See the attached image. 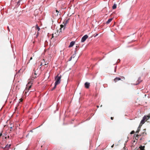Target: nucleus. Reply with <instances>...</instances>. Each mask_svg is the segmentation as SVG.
I'll list each match as a JSON object with an SVG mask.
<instances>
[{"instance_id": "f257e3e1", "label": "nucleus", "mask_w": 150, "mask_h": 150, "mask_svg": "<svg viewBox=\"0 0 150 150\" xmlns=\"http://www.w3.org/2000/svg\"><path fill=\"white\" fill-rule=\"evenodd\" d=\"M61 77V75H59V74H58L57 76L55 77V79L56 80V81L55 83L54 86L52 90L55 89L56 87V86L60 83Z\"/></svg>"}, {"instance_id": "f03ea898", "label": "nucleus", "mask_w": 150, "mask_h": 150, "mask_svg": "<svg viewBox=\"0 0 150 150\" xmlns=\"http://www.w3.org/2000/svg\"><path fill=\"white\" fill-rule=\"evenodd\" d=\"M29 83H28L26 86V87L24 91V92L26 95L27 93L28 92L29 90L31 88V85H29Z\"/></svg>"}, {"instance_id": "7ed1b4c3", "label": "nucleus", "mask_w": 150, "mask_h": 150, "mask_svg": "<svg viewBox=\"0 0 150 150\" xmlns=\"http://www.w3.org/2000/svg\"><path fill=\"white\" fill-rule=\"evenodd\" d=\"M38 70V69H37V70L35 71V69H34L33 71H34V74L33 75V74L32 76V78H33V79H35L37 77L36 76L38 75H39L38 73L37 72Z\"/></svg>"}, {"instance_id": "20e7f679", "label": "nucleus", "mask_w": 150, "mask_h": 150, "mask_svg": "<svg viewBox=\"0 0 150 150\" xmlns=\"http://www.w3.org/2000/svg\"><path fill=\"white\" fill-rule=\"evenodd\" d=\"M88 38V36L87 35H84L81 38V42H84Z\"/></svg>"}, {"instance_id": "39448f33", "label": "nucleus", "mask_w": 150, "mask_h": 150, "mask_svg": "<svg viewBox=\"0 0 150 150\" xmlns=\"http://www.w3.org/2000/svg\"><path fill=\"white\" fill-rule=\"evenodd\" d=\"M11 146V144H7L6 146L4 148L5 149V150H8Z\"/></svg>"}, {"instance_id": "423d86ee", "label": "nucleus", "mask_w": 150, "mask_h": 150, "mask_svg": "<svg viewBox=\"0 0 150 150\" xmlns=\"http://www.w3.org/2000/svg\"><path fill=\"white\" fill-rule=\"evenodd\" d=\"M90 86V83H89L86 82L85 83V87L87 88H88Z\"/></svg>"}, {"instance_id": "0eeeda50", "label": "nucleus", "mask_w": 150, "mask_h": 150, "mask_svg": "<svg viewBox=\"0 0 150 150\" xmlns=\"http://www.w3.org/2000/svg\"><path fill=\"white\" fill-rule=\"evenodd\" d=\"M141 126H142V125H139V126L138 128L137 129L136 132V133H138L139 132V131L140 130Z\"/></svg>"}, {"instance_id": "6e6552de", "label": "nucleus", "mask_w": 150, "mask_h": 150, "mask_svg": "<svg viewBox=\"0 0 150 150\" xmlns=\"http://www.w3.org/2000/svg\"><path fill=\"white\" fill-rule=\"evenodd\" d=\"M120 80H121V79L120 78L117 77L114 79V81L115 82H116Z\"/></svg>"}, {"instance_id": "1a4fd4ad", "label": "nucleus", "mask_w": 150, "mask_h": 150, "mask_svg": "<svg viewBox=\"0 0 150 150\" xmlns=\"http://www.w3.org/2000/svg\"><path fill=\"white\" fill-rule=\"evenodd\" d=\"M74 43H75V42L74 41L71 42H70V45L69 46V47H72L74 45Z\"/></svg>"}, {"instance_id": "9d476101", "label": "nucleus", "mask_w": 150, "mask_h": 150, "mask_svg": "<svg viewBox=\"0 0 150 150\" xmlns=\"http://www.w3.org/2000/svg\"><path fill=\"white\" fill-rule=\"evenodd\" d=\"M142 81V80L141 79V78L140 77L138 79V81H137V83L135 84V85H137L139 84Z\"/></svg>"}, {"instance_id": "9b49d317", "label": "nucleus", "mask_w": 150, "mask_h": 150, "mask_svg": "<svg viewBox=\"0 0 150 150\" xmlns=\"http://www.w3.org/2000/svg\"><path fill=\"white\" fill-rule=\"evenodd\" d=\"M140 149H139L138 150H145L144 148H145V146H141L139 147Z\"/></svg>"}, {"instance_id": "f8f14e48", "label": "nucleus", "mask_w": 150, "mask_h": 150, "mask_svg": "<svg viewBox=\"0 0 150 150\" xmlns=\"http://www.w3.org/2000/svg\"><path fill=\"white\" fill-rule=\"evenodd\" d=\"M144 122L145 119H144V118H143V119L141 120L139 125H142L144 123Z\"/></svg>"}, {"instance_id": "ddd939ff", "label": "nucleus", "mask_w": 150, "mask_h": 150, "mask_svg": "<svg viewBox=\"0 0 150 150\" xmlns=\"http://www.w3.org/2000/svg\"><path fill=\"white\" fill-rule=\"evenodd\" d=\"M65 26L64 25H64H60V29L62 30V28H63V30H64L65 29Z\"/></svg>"}, {"instance_id": "4468645a", "label": "nucleus", "mask_w": 150, "mask_h": 150, "mask_svg": "<svg viewBox=\"0 0 150 150\" xmlns=\"http://www.w3.org/2000/svg\"><path fill=\"white\" fill-rule=\"evenodd\" d=\"M112 18H110L107 21L106 23L107 24H109L111 21L112 20Z\"/></svg>"}, {"instance_id": "2eb2a0df", "label": "nucleus", "mask_w": 150, "mask_h": 150, "mask_svg": "<svg viewBox=\"0 0 150 150\" xmlns=\"http://www.w3.org/2000/svg\"><path fill=\"white\" fill-rule=\"evenodd\" d=\"M117 7L116 4H114L112 7V8L113 9H115Z\"/></svg>"}, {"instance_id": "dca6fc26", "label": "nucleus", "mask_w": 150, "mask_h": 150, "mask_svg": "<svg viewBox=\"0 0 150 150\" xmlns=\"http://www.w3.org/2000/svg\"><path fill=\"white\" fill-rule=\"evenodd\" d=\"M69 20H67L64 23V22L63 23V24H64V25L65 26H66V24L68 22Z\"/></svg>"}, {"instance_id": "f3484780", "label": "nucleus", "mask_w": 150, "mask_h": 150, "mask_svg": "<svg viewBox=\"0 0 150 150\" xmlns=\"http://www.w3.org/2000/svg\"><path fill=\"white\" fill-rule=\"evenodd\" d=\"M38 30V31H39L40 30V28L38 26V25H36L35 27Z\"/></svg>"}, {"instance_id": "a211bd4d", "label": "nucleus", "mask_w": 150, "mask_h": 150, "mask_svg": "<svg viewBox=\"0 0 150 150\" xmlns=\"http://www.w3.org/2000/svg\"><path fill=\"white\" fill-rule=\"evenodd\" d=\"M59 13V12L57 10H56L55 11H54L53 13L54 14H55V13Z\"/></svg>"}, {"instance_id": "6ab92c4d", "label": "nucleus", "mask_w": 150, "mask_h": 150, "mask_svg": "<svg viewBox=\"0 0 150 150\" xmlns=\"http://www.w3.org/2000/svg\"><path fill=\"white\" fill-rule=\"evenodd\" d=\"M135 133V132L133 130V131H132L131 132H130V134H134V133Z\"/></svg>"}, {"instance_id": "aec40b11", "label": "nucleus", "mask_w": 150, "mask_h": 150, "mask_svg": "<svg viewBox=\"0 0 150 150\" xmlns=\"http://www.w3.org/2000/svg\"><path fill=\"white\" fill-rule=\"evenodd\" d=\"M120 77H121L120 78L121 79H123L124 80L125 79V77L123 76H121Z\"/></svg>"}, {"instance_id": "412c9836", "label": "nucleus", "mask_w": 150, "mask_h": 150, "mask_svg": "<svg viewBox=\"0 0 150 150\" xmlns=\"http://www.w3.org/2000/svg\"><path fill=\"white\" fill-rule=\"evenodd\" d=\"M56 16H58V13H55V14H54Z\"/></svg>"}, {"instance_id": "4be33fe9", "label": "nucleus", "mask_w": 150, "mask_h": 150, "mask_svg": "<svg viewBox=\"0 0 150 150\" xmlns=\"http://www.w3.org/2000/svg\"><path fill=\"white\" fill-rule=\"evenodd\" d=\"M140 136V135H138V134H137V135H136V137H135V139H136V137H137L138 136Z\"/></svg>"}, {"instance_id": "5701e85b", "label": "nucleus", "mask_w": 150, "mask_h": 150, "mask_svg": "<svg viewBox=\"0 0 150 150\" xmlns=\"http://www.w3.org/2000/svg\"><path fill=\"white\" fill-rule=\"evenodd\" d=\"M20 101L21 102H22L23 100V99H22V98H21L20 99Z\"/></svg>"}, {"instance_id": "b1692460", "label": "nucleus", "mask_w": 150, "mask_h": 150, "mask_svg": "<svg viewBox=\"0 0 150 150\" xmlns=\"http://www.w3.org/2000/svg\"><path fill=\"white\" fill-rule=\"evenodd\" d=\"M111 119L112 120H113V117H111Z\"/></svg>"}, {"instance_id": "393cba45", "label": "nucleus", "mask_w": 150, "mask_h": 150, "mask_svg": "<svg viewBox=\"0 0 150 150\" xmlns=\"http://www.w3.org/2000/svg\"><path fill=\"white\" fill-rule=\"evenodd\" d=\"M148 117H150V113L149 115H148Z\"/></svg>"}, {"instance_id": "a878e982", "label": "nucleus", "mask_w": 150, "mask_h": 150, "mask_svg": "<svg viewBox=\"0 0 150 150\" xmlns=\"http://www.w3.org/2000/svg\"><path fill=\"white\" fill-rule=\"evenodd\" d=\"M114 144H113V145L111 146V147H112V148H113V146H114Z\"/></svg>"}, {"instance_id": "bb28decb", "label": "nucleus", "mask_w": 150, "mask_h": 150, "mask_svg": "<svg viewBox=\"0 0 150 150\" xmlns=\"http://www.w3.org/2000/svg\"><path fill=\"white\" fill-rule=\"evenodd\" d=\"M98 34H96L95 36L94 37H96L98 35Z\"/></svg>"}, {"instance_id": "cd10ccee", "label": "nucleus", "mask_w": 150, "mask_h": 150, "mask_svg": "<svg viewBox=\"0 0 150 150\" xmlns=\"http://www.w3.org/2000/svg\"><path fill=\"white\" fill-rule=\"evenodd\" d=\"M54 37V36H53V34H52V38H52H53Z\"/></svg>"}, {"instance_id": "c85d7f7f", "label": "nucleus", "mask_w": 150, "mask_h": 150, "mask_svg": "<svg viewBox=\"0 0 150 150\" xmlns=\"http://www.w3.org/2000/svg\"><path fill=\"white\" fill-rule=\"evenodd\" d=\"M32 59V57H31L30 58V60H31V59Z\"/></svg>"}, {"instance_id": "c756f323", "label": "nucleus", "mask_w": 150, "mask_h": 150, "mask_svg": "<svg viewBox=\"0 0 150 150\" xmlns=\"http://www.w3.org/2000/svg\"><path fill=\"white\" fill-rule=\"evenodd\" d=\"M2 148L4 149L3 150H5V149L4 148V147H2Z\"/></svg>"}, {"instance_id": "7c9ffc66", "label": "nucleus", "mask_w": 150, "mask_h": 150, "mask_svg": "<svg viewBox=\"0 0 150 150\" xmlns=\"http://www.w3.org/2000/svg\"><path fill=\"white\" fill-rule=\"evenodd\" d=\"M42 65V63H41L40 64V66H41Z\"/></svg>"}, {"instance_id": "2f4dec72", "label": "nucleus", "mask_w": 150, "mask_h": 150, "mask_svg": "<svg viewBox=\"0 0 150 150\" xmlns=\"http://www.w3.org/2000/svg\"><path fill=\"white\" fill-rule=\"evenodd\" d=\"M7 28H8V30H9V28L8 27H7Z\"/></svg>"}, {"instance_id": "473e14b6", "label": "nucleus", "mask_w": 150, "mask_h": 150, "mask_svg": "<svg viewBox=\"0 0 150 150\" xmlns=\"http://www.w3.org/2000/svg\"><path fill=\"white\" fill-rule=\"evenodd\" d=\"M79 47V46H76V48H77V47Z\"/></svg>"}, {"instance_id": "72a5a7b5", "label": "nucleus", "mask_w": 150, "mask_h": 150, "mask_svg": "<svg viewBox=\"0 0 150 150\" xmlns=\"http://www.w3.org/2000/svg\"><path fill=\"white\" fill-rule=\"evenodd\" d=\"M97 107L98 108H99V106L97 105Z\"/></svg>"}, {"instance_id": "f704fd0d", "label": "nucleus", "mask_w": 150, "mask_h": 150, "mask_svg": "<svg viewBox=\"0 0 150 150\" xmlns=\"http://www.w3.org/2000/svg\"><path fill=\"white\" fill-rule=\"evenodd\" d=\"M2 135V134L1 133V134H0V137Z\"/></svg>"}, {"instance_id": "c9c22d12", "label": "nucleus", "mask_w": 150, "mask_h": 150, "mask_svg": "<svg viewBox=\"0 0 150 150\" xmlns=\"http://www.w3.org/2000/svg\"><path fill=\"white\" fill-rule=\"evenodd\" d=\"M47 64H46V63H45V64H44V65H47Z\"/></svg>"}, {"instance_id": "e433bc0d", "label": "nucleus", "mask_w": 150, "mask_h": 150, "mask_svg": "<svg viewBox=\"0 0 150 150\" xmlns=\"http://www.w3.org/2000/svg\"><path fill=\"white\" fill-rule=\"evenodd\" d=\"M102 106V105H100V107H101Z\"/></svg>"}]
</instances>
